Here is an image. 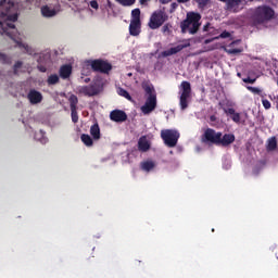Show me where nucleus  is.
<instances>
[{
  "label": "nucleus",
  "mask_w": 278,
  "mask_h": 278,
  "mask_svg": "<svg viewBox=\"0 0 278 278\" xmlns=\"http://www.w3.org/2000/svg\"><path fill=\"white\" fill-rule=\"evenodd\" d=\"M0 18L4 21L0 22V34H2V36H10L16 45L27 49V47L21 42L18 30H16L14 24H12L18 21V4H16L14 0H0Z\"/></svg>",
  "instance_id": "f257e3e1"
},
{
  "label": "nucleus",
  "mask_w": 278,
  "mask_h": 278,
  "mask_svg": "<svg viewBox=\"0 0 278 278\" xmlns=\"http://www.w3.org/2000/svg\"><path fill=\"white\" fill-rule=\"evenodd\" d=\"M92 71H100V73H110L112 65L103 60H88L83 63L81 79L88 77Z\"/></svg>",
  "instance_id": "f03ea898"
},
{
  "label": "nucleus",
  "mask_w": 278,
  "mask_h": 278,
  "mask_svg": "<svg viewBox=\"0 0 278 278\" xmlns=\"http://www.w3.org/2000/svg\"><path fill=\"white\" fill-rule=\"evenodd\" d=\"M201 15L199 13H188L187 20L181 23L182 34H197L199 31Z\"/></svg>",
  "instance_id": "7ed1b4c3"
},
{
  "label": "nucleus",
  "mask_w": 278,
  "mask_h": 278,
  "mask_svg": "<svg viewBox=\"0 0 278 278\" xmlns=\"http://www.w3.org/2000/svg\"><path fill=\"white\" fill-rule=\"evenodd\" d=\"M143 88L149 96L144 105L141 106V112L142 114H151L157 106V96H155V89L151 85H144Z\"/></svg>",
  "instance_id": "20e7f679"
},
{
  "label": "nucleus",
  "mask_w": 278,
  "mask_h": 278,
  "mask_svg": "<svg viewBox=\"0 0 278 278\" xmlns=\"http://www.w3.org/2000/svg\"><path fill=\"white\" fill-rule=\"evenodd\" d=\"M179 105L181 110H187L192 99V87L188 81H182L179 86Z\"/></svg>",
  "instance_id": "39448f33"
},
{
  "label": "nucleus",
  "mask_w": 278,
  "mask_h": 278,
  "mask_svg": "<svg viewBox=\"0 0 278 278\" xmlns=\"http://www.w3.org/2000/svg\"><path fill=\"white\" fill-rule=\"evenodd\" d=\"M103 78H101V76H97L90 87H80L78 92H80V94H87L88 97H94V94H99V92L103 90Z\"/></svg>",
  "instance_id": "423d86ee"
},
{
  "label": "nucleus",
  "mask_w": 278,
  "mask_h": 278,
  "mask_svg": "<svg viewBox=\"0 0 278 278\" xmlns=\"http://www.w3.org/2000/svg\"><path fill=\"white\" fill-rule=\"evenodd\" d=\"M142 24L140 23V9H135L131 12V20L129 25L130 36H140Z\"/></svg>",
  "instance_id": "0eeeda50"
},
{
  "label": "nucleus",
  "mask_w": 278,
  "mask_h": 278,
  "mask_svg": "<svg viewBox=\"0 0 278 278\" xmlns=\"http://www.w3.org/2000/svg\"><path fill=\"white\" fill-rule=\"evenodd\" d=\"M161 138L165 142L166 147H177L179 140V131L173 129H164L161 131Z\"/></svg>",
  "instance_id": "6e6552de"
},
{
  "label": "nucleus",
  "mask_w": 278,
  "mask_h": 278,
  "mask_svg": "<svg viewBox=\"0 0 278 278\" xmlns=\"http://www.w3.org/2000/svg\"><path fill=\"white\" fill-rule=\"evenodd\" d=\"M166 13L164 11H156L154 12L149 22L150 29H159V27H162L164 23H166Z\"/></svg>",
  "instance_id": "1a4fd4ad"
},
{
  "label": "nucleus",
  "mask_w": 278,
  "mask_h": 278,
  "mask_svg": "<svg viewBox=\"0 0 278 278\" xmlns=\"http://www.w3.org/2000/svg\"><path fill=\"white\" fill-rule=\"evenodd\" d=\"M222 132H217L216 130L208 128L204 132V142H212L213 144H218L220 142Z\"/></svg>",
  "instance_id": "9d476101"
},
{
  "label": "nucleus",
  "mask_w": 278,
  "mask_h": 278,
  "mask_svg": "<svg viewBox=\"0 0 278 278\" xmlns=\"http://www.w3.org/2000/svg\"><path fill=\"white\" fill-rule=\"evenodd\" d=\"M187 47H190V42L186 41L185 43H179L176 47L169 48L168 50H165L162 52L163 58H168L169 55H175L176 53H179V51L186 49Z\"/></svg>",
  "instance_id": "9b49d317"
},
{
  "label": "nucleus",
  "mask_w": 278,
  "mask_h": 278,
  "mask_svg": "<svg viewBox=\"0 0 278 278\" xmlns=\"http://www.w3.org/2000/svg\"><path fill=\"white\" fill-rule=\"evenodd\" d=\"M27 98L31 105H38V103H42V93L34 89L28 92Z\"/></svg>",
  "instance_id": "f8f14e48"
},
{
  "label": "nucleus",
  "mask_w": 278,
  "mask_h": 278,
  "mask_svg": "<svg viewBox=\"0 0 278 278\" xmlns=\"http://www.w3.org/2000/svg\"><path fill=\"white\" fill-rule=\"evenodd\" d=\"M273 14H275L273 12V9L268 7H260L256 10V15L258 16V18H273Z\"/></svg>",
  "instance_id": "ddd939ff"
},
{
  "label": "nucleus",
  "mask_w": 278,
  "mask_h": 278,
  "mask_svg": "<svg viewBox=\"0 0 278 278\" xmlns=\"http://www.w3.org/2000/svg\"><path fill=\"white\" fill-rule=\"evenodd\" d=\"M155 166H157V164L152 160H146L140 163V168L143 173H151L155 170Z\"/></svg>",
  "instance_id": "4468645a"
},
{
  "label": "nucleus",
  "mask_w": 278,
  "mask_h": 278,
  "mask_svg": "<svg viewBox=\"0 0 278 278\" xmlns=\"http://www.w3.org/2000/svg\"><path fill=\"white\" fill-rule=\"evenodd\" d=\"M41 15L45 18H53V16L58 15V10L53 7L45 5L41 8Z\"/></svg>",
  "instance_id": "2eb2a0df"
},
{
  "label": "nucleus",
  "mask_w": 278,
  "mask_h": 278,
  "mask_svg": "<svg viewBox=\"0 0 278 278\" xmlns=\"http://www.w3.org/2000/svg\"><path fill=\"white\" fill-rule=\"evenodd\" d=\"M111 121L115 123H123V121H127V115L123 111H113L110 114Z\"/></svg>",
  "instance_id": "dca6fc26"
},
{
  "label": "nucleus",
  "mask_w": 278,
  "mask_h": 278,
  "mask_svg": "<svg viewBox=\"0 0 278 278\" xmlns=\"http://www.w3.org/2000/svg\"><path fill=\"white\" fill-rule=\"evenodd\" d=\"M240 41H233L229 46L224 48V51L226 53H229L230 55H236L238 53H242V48H235L236 45H238Z\"/></svg>",
  "instance_id": "f3484780"
},
{
  "label": "nucleus",
  "mask_w": 278,
  "mask_h": 278,
  "mask_svg": "<svg viewBox=\"0 0 278 278\" xmlns=\"http://www.w3.org/2000/svg\"><path fill=\"white\" fill-rule=\"evenodd\" d=\"M225 114H227V116H230L231 121H233V123H240L242 121V118L240 117V113H237L236 110L233 109H226L224 110Z\"/></svg>",
  "instance_id": "a211bd4d"
},
{
  "label": "nucleus",
  "mask_w": 278,
  "mask_h": 278,
  "mask_svg": "<svg viewBox=\"0 0 278 278\" xmlns=\"http://www.w3.org/2000/svg\"><path fill=\"white\" fill-rule=\"evenodd\" d=\"M236 140V136L228 134L219 137V143L223 147H227L228 144H231Z\"/></svg>",
  "instance_id": "6ab92c4d"
},
{
  "label": "nucleus",
  "mask_w": 278,
  "mask_h": 278,
  "mask_svg": "<svg viewBox=\"0 0 278 278\" xmlns=\"http://www.w3.org/2000/svg\"><path fill=\"white\" fill-rule=\"evenodd\" d=\"M73 73V67L71 65H63L60 68V75L62 79H68L71 77V74Z\"/></svg>",
  "instance_id": "aec40b11"
},
{
  "label": "nucleus",
  "mask_w": 278,
  "mask_h": 278,
  "mask_svg": "<svg viewBox=\"0 0 278 278\" xmlns=\"http://www.w3.org/2000/svg\"><path fill=\"white\" fill-rule=\"evenodd\" d=\"M88 10L90 12V14H92L94 16V14H97V12H99V1L97 0H90L88 3Z\"/></svg>",
  "instance_id": "412c9836"
},
{
  "label": "nucleus",
  "mask_w": 278,
  "mask_h": 278,
  "mask_svg": "<svg viewBox=\"0 0 278 278\" xmlns=\"http://www.w3.org/2000/svg\"><path fill=\"white\" fill-rule=\"evenodd\" d=\"M138 144L140 151H149V149L151 148V143L149 142V139H147V137H141Z\"/></svg>",
  "instance_id": "4be33fe9"
},
{
  "label": "nucleus",
  "mask_w": 278,
  "mask_h": 278,
  "mask_svg": "<svg viewBox=\"0 0 278 278\" xmlns=\"http://www.w3.org/2000/svg\"><path fill=\"white\" fill-rule=\"evenodd\" d=\"M228 5V10H233V12H238V5H240L242 0H224Z\"/></svg>",
  "instance_id": "5701e85b"
},
{
  "label": "nucleus",
  "mask_w": 278,
  "mask_h": 278,
  "mask_svg": "<svg viewBox=\"0 0 278 278\" xmlns=\"http://www.w3.org/2000/svg\"><path fill=\"white\" fill-rule=\"evenodd\" d=\"M90 134L94 140H99V138H101V130L99 129V125L91 126Z\"/></svg>",
  "instance_id": "b1692460"
},
{
  "label": "nucleus",
  "mask_w": 278,
  "mask_h": 278,
  "mask_svg": "<svg viewBox=\"0 0 278 278\" xmlns=\"http://www.w3.org/2000/svg\"><path fill=\"white\" fill-rule=\"evenodd\" d=\"M35 140H38L39 142H41V144H47V136L45 134V131L39 130L38 132L35 134Z\"/></svg>",
  "instance_id": "393cba45"
},
{
  "label": "nucleus",
  "mask_w": 278,
  "mask_h": 278,
  "mask_svg": "<svg viewBox=\"0 0 278 278\" xmlns=\"http://www.w3.org/2000/svg\"><path fill=\"white\" fill-rule=\"evenodd\" d=\"M267 149L268 151H275L277 149V138L271 137L267 140Z\"/></svg>",
  "instance_id": "a878e982"
},
{
  "label": "nucleus",
  "mask_w": 278,
  "mask_h": 278,
  "mask_svg": "<svg viewBox=\"0 0 278 278\" xmlns=\"http://www.w3.org/2000/svg\"><path fill=\"white\" fill-rule=\"evenodd\" d=\"M80 140L86 147H92V138L89 135H81Z\"/></svg>",
  "instance_id": "bb28decb"
},
{
  "label": "nucleus",
  "mask_w": 278,
  "mask_h": 278,
  "mask_svg": "<svg viewBox=\"0 0 278 278\" xmlns=\"http://www.w3.org/2000/svg\"><path fill=\"white\" fill-rule=\"evenodd\" d=\"M68 101L71 103V110H77V96L70 94Z\"/></svg>",
  "instance_id": "cd10ccee"
},
{
  "label": "nucleus",
  "mask_w": 278,
  "mask_h": 278,
  "mask_svg": "<svg viewBox=\"0 0 278 278\" xmlns=\"http://www.w3.org/2000/svg\"><path fill=\"white\" fill-rule=\"evenodd\" d=\"M59 81H60V76H58V75H55V74L50 75V76L48 77V84H49L50 86H53V85L58 84Z\"/></svg>",
  "instance_id": "c85d7f7f"
},
{
  "label": "nucleus",
  "mask_w": 278,
  "mask_h": 278,
  "mask_svg": "<svg viewBox=\"0 0 278 278\" xmlns=\"http://www.w3.org/2000/svg\"><path fill=\"white\" fill-rule=\"evenodd\" d=\"M117 93L119 94V97H124V99L131 101V96L129 94V92H127V90L119 88L117 89Z\"/></svg>",
  "instance_id": "c756f323"
},
{
  "label": "nucleus",
  "mask_w": 278,
  "mask_h": 278,
  "mask_svg": "<svg viewBox=\"0 0 278 278\" xmlns=\"http://www.w3.org/2000/svg\"><path fill=\"white\" fill-rule=\"evenodd\" d=\"M122 5H134L136 0H117Z\"/></svg>",
  "instance_id": "7c9ffc66"
},
{
  "label": "nucleus",
  "mask_w": 278,
  "mask_h": 278,
  "mask_svg": "<svg viewBox=\"0 0 278 278\" xmlns=\"http://www.w3.org/2000/svg\"><path fill=\"white\" fill-rule=\"evenodd\" d=\"M247 88H248V90H250V92H252L253 94H261L262 89H260V88H257V87L248 86Z\"/></svg>",
  "instance_id": "2f4dec72"
},
{
  "label": "nucleus",
  "mask_w": 278,
  "mask_h": 278,
  "mask_svg": "<svg viewBox=\"0 0 278 278\" xmlns=\"http://www.w3.org/2000/svg\"><path fill=\"white\" fill-rule=\"evenodd\" d=\"M72 110V121L73 123H77L79 121V116H77V109H71Z\"/></svg>",
  "instance_id": "473e14b6"
},
{
  "label": "nucleus",
  "mask_w": 278,
  "mask_h": 278,
  "mask_svg": "<svg viewBox=\"0 0 278 278\" xmlns=\"http://www.w3.org/2000/svg\"><path fill=\"white\" fill-rule=\"evenodd\" d=\"M262 103H263V108L265 110H270V108H271L270 101H268L267 99H263Z\"/></svg>",
  "instance_id": "72a5a7b5"
},
{
  "label": "nucleus",
  "mask_w": 278,
  "mask_h": 278,
  "mask_svg": "<svg viewBox=\"0 0 278 278\" xmlns=\"http://www.w3.org/2000/svg\"><path fill=\"white\" fill-rule=\"evenodd\" d=\"M244 84H255V78H243Z\"/></svg>",
  "instance_id": "f704fd0d"
},
{
  "label": "nucleus",
  "mask_w": 278,
  "mask_h": 278,
  "mask_svg": "<svg viewBox=\"0 0 278 278\" xmlns=\"http://www.w3.org/2000/svg\"><path fill=\"white\" fill-rule=\"evenodd\" d=\"M220 38H229V33L228 31H224L220 34L219 36Z\"/></svg>",
  "instance_id": "c9c22d12"
},
{
  "label": "nucleus",
  "mask_w": 278,
  "mask_h": 278,
  "mask_svg": "<svg viewBox=\"0 0 278 278\" xmlns=\"http://www.w3.org/2000/svg\"><path fill=\"white\" fill-rule=\"evenodd\" d=\"M38 68L41 73H46L47 72V67L42 66V65H38Z\"/></svg>",
  "instance_id": "e433bc0d"
},
{
  "label": "nucleus",
  "mask_w": 278,
  "mask_h": 278,
  "mask_svg": "<svg viewBox=\"0 0 278 278\" xmlns=\"http://www.w3.org/2000/svg\"><path fill=\"white\" fill-rule=\"evenodd\" d=\"M258 96L261 97L262 101L263 99H266V93L262 92V90H261V93H258Z\"/></svg>",
  "instance_id": "4c0bfd02"
},
{
  "label": "nucleus",
  "mask_w": 278,
  "mask_h": 278,
  "mask_svg": "<svg viewBox=\"0 0 278 278\" xmlns=\"http://www.w3.org/2000/svg\"><path fill=\"white\" fill-rule=\"evenodd\" d=\"M22 64H23L22 62H17V63L15 64V70H16V68H21Z\"/></svg>",
  "instance_id": "58836bf2"
},
{
  "label": "nucleus",
  "mask_w": 278,
  "mask_h": 278,
  "mask_svg": "<svg viewBox=\"0 0 278 278\" xmlns=\"http://www.w3.org/2000/svg\"><path fill=\"white\" fill-rule=\"evenodd\" d=\"M161 3H170V0H160Z\"/></svg>",
  "instance_id": "ea45409f"
},
{
  "label": "nucleus",
  "mask_w": 278,
  "mask_h": 278,
  "mask_svg": "<svg viewBox=\"0 0 278 278\" xmlns=\"http://www.w3.org/2000/svg\"><path fill=\"white\" fill-rule=\"evenodd\" d=\"M147 1H149V0H140L141 5H144V3H147Z\"/></svg>",
  "instance_id": "a19ab883"
},
{
  "label": "nucleus",
  "mask_w": 278,
  "mask_h": 278,
  "mask_svg": "<svg viewBox=\"0 0 278 278\" xmlns=\"http://www.w3.org/2000/svg\"><path fill=\"white\" fill-rule=\"evenodd\" d=\"M84 81H85V84H88V81H90V78H89V77H86V78L84 79Z\"/></svg>",
  "instance_id": "79ce46f5"
},
{
  "label": "nucleus",
  "mask_w": 278,
  "mask_h": 278,
  "mask_svg": "<svg viewBox=\"0 0 278 278\" xmlns=\"http://www.w3.org/2000/svg\"><path fill=\"white\" fill-rule=\"evenodd\" d=\"M179 3H186L188 0H178Z\"/></svg>",
  "instance_id": "37998d69"
},
{
  "label": "nucleus",
  "mask_w": 278,
  "mask_h": 278,
  "mask_svg": "<svg viewBox=\"0 0 278 278\" xmlns=\"http://www.w3.org/2000/svg\"><path fill=\"white\" fill-rule=\"evenodd\" d=\"M204 31H207V26H204Z\"/></svg>",
  "instance_id": "c03bdc74"
},
{
  "label": "nucleus",
  "mask_w": 278,
  "mask_h": 278,
  "mask_svg": "<svg viewBox=\"0 0 278 278\" xmlns=\"http://www.w3.org/2000/svg\"><path fill=\"white\" fill-rule=\"evenodd\" d=\"M237 75H238V77H240V76H241V74H240V73H238Z\"/></svg>",
  "instance_id": "a18cd8bd"
},
{
  "label": "nucleus",
  "mask_w": 278,
  "mask_h": 278,
  "mask_svg": "<svg viewBox=\"0 0 278 278\" xmlns=\"http://www.w3.org/2000/svg\"><path fill=\"white\" fill-rule=\"evenodd\" d=\"M172 5H173V8H175V5H176V4H175V3H173Z\"/></svg>",
  "instance_id": "49530a36"
}]
</instances>
